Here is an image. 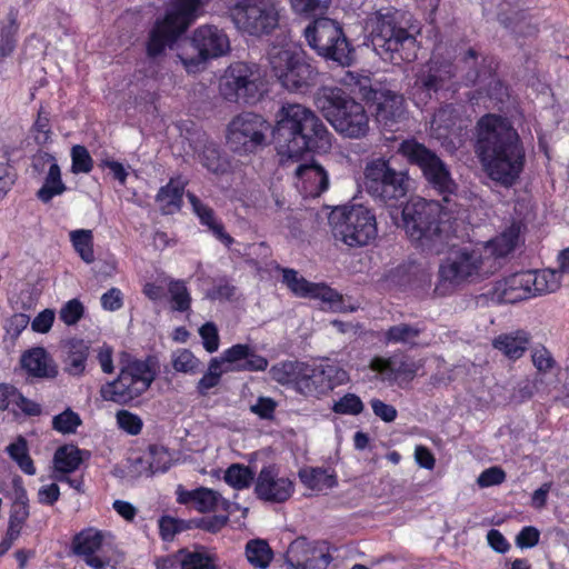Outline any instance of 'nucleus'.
Wrapping results in <instances>:
<instances>
[{
    "label": "nucleus",
    "mask_w": 569,
    "mask_h": 569,
    "mask_svg": "<svg viewBox=\"0 0 569 569\" xmlns=\"http://www.w3.org/2000/svg\"><path fill=\"white\" fill-rule=\"evenodd\" d=\"M305 37L319 56L340 66H349L352 62V49L337 21L329 18L316 19L305 29Z\"/></svg>",
    "instance_id": "obj_10"
},
{
    "label": "nucleus",
    "mask_w": 569,
    "mask_h": 569,
    "mask_svg": "<svg viewBox=\"0 0 569 569\" xmlns=\"http://www.w3.org/2000/svg\"><path fill=\"white\" fill-rule=\"evenodd\" d=\"M331 0H290L292 10L298 14H316L328 9Z\"/></svg>",
    "instance_id": "obj_63"
},
{
    "label": "nucleus",
    "mask_w": 569,
    "mask_h": 569,
    "mask_svg": "<svg viewBox=\"0 0 569 569\" xmlns=\"http://www.w3.org/2000/svg\"><path fill=\"white\" fill-rule=\"evenodd\" d=\"M230 16L239 30L257 37L269 34L279 23L276 0H238Z\"/></svg>",
    "instance_id": "obj_13"
},
{
    "label": "nucleus",
    "mask_w": 569,
    "mask_h": 569,
    "mask_svg": "<svg viewBox=\"0 0 569 569\" xmlns=\"http://www.w3.org/2000/svg\"><path fill=\"white\" fill-rule=\"evenodd\" d=\"M191 44L197 51L196 57L179 56L188 69L211 58L224 56L230 50V41L222 29L212 24L200 26L193 31Z\"/></svg>",
    "instance_id": "obj_16"
},
{
    "label": "nucleus",
    "mask_w": 569,
    "mask_h": 569,
    "mask_svg": "<svg viewBox=\"0 0 569 569\" xmlns=\"http://www.w3.org/2000/svg\"><path fill=\"white\" fill-rule=\"evenodd\" d=\"M191 528V522L177 519L170 516H162L159 519L160 536L166 541H171L177 533Z\"/></svg>",
    "instance_id": "obj_57"
},
{
    "label": "nucleus",
    "mask_w": 569,
    "mask_h": 569,
    "mask_svg": "<svg viewBox=\"0 0 569 569\" xmlns=\"http://www.w3.org/2000/svg\"><path fill=\"white\" fill-rule=\"evenodd\" d=\"M459 213L446 210L443 201L412 199L402 209L403 229L418 247L438 254L448 239V227L442 216L453 218Z\"/></svg>",
    "instance_id": "obj_4"
},
{
    "label": "nucleus",
    "mask_w": 569,
    "mask_h": 569,
    "mask_svg": "<svg viewBox=\"0 0 569 569\" xmlns=\"http://www.w3.org/2000/svg\"><path fill=\"white\" fill-rule=\"evenodd\" d=\"M277 117L273 139L282 157L298 159L306 151L327 152L331 148V133L312 110L287 103Z\"/></svg>",
    "instance_id": "obj_2"
},
{
    "label": "nucleus",
    "mask_w": 569,
    "mask_h": 569,
    "mask_svg": "<svg viewBox=\"0 0 569 569\" xmlns=\"http://www.w3.org/2000/svg\"><path fill=\"white\" fill-rule=\"evenodd\" d=\"M71 171L78 173H89L93 168V160L84 146L76 144L71 148Z\"/></svg>",
    "instance_id": "obj_58"
},
{
    "label": "nucleus",
    "mask_w": 569,
    "mask_h": 569,
    "mask_svg": "<svg viewBox=\"0 0 569 569\" xmlns=\"http://www.w3.org/2000/svg\"><path fill=\"white\" fill-rule=\"evenodd\" d=\"M349 380L348 372L336 363H323L311 370V375L302 380L306 382V395H320L331 391Z\"/></svg>",
    "instance_id": "obj_21"
},
{
    "label": "nucleus",
    "mask_w": 569,
    "mask_h": 569,
    "mask_svg": "<svg viewBox=\"0 0 569 569\" xmlns=\"http://www.w3.org/2000/svg\"><path fill=\"white\" fill-rule=\"evenodd\" d=\"M490 257H483L479 250L461 248L439 267V277L443 282H460L472 276L492 273Z\"/></svg>",
    "instance_id": "obj_15"
},
{
    "label": "nucleus",
    "mask_w": 569,
    "mask_h": 569,
    "mask_svg": "<svg viewBox=\"0 0 569 569\" xmlns=\"http://www.w3.org/2000/svg\"><path fill=\"white\" fill-rule=\"evenodd\" d=\"M558 268L557 269H545L540 272L526 271L513 274L515 281L519 284H538L540 280L548 284L560 283L563 281V276L569 273V248L563 249L558 254Z\"/></svg>",
    "instance_id": "obj_30"
},
{
    "label": "nucleus",
    "mask_w": 569,
    "mask_h": 569,
    "mask_svg": "<svg viewBox=\"0 0 569 569\" xmlns=\"http://www.w3.org/2000/svg\"><path fill=\"white\" fill-rule=\"evenodd\" d=\"M398 152L406 158L410 164L417 166L422 173L440 159L435 151L415 139L402 141L398 148Z\"/></svg>",
    "instance_id": "obj_34"
},
{
    "label": "nucleus",
    "mask_w": 569,
    "mask_h": 569,
    "mask_svg": "<svg viewBox=\"0 0 569 569\" xmlns=\"http://www.w3.org/2000/svg\"><path fill=\"white\" fill-rule=\"evenodd\" d=\"M476 153L487 176L509 188L519 179L526 161L521 139L511 122L486 114L477 122Z\"/></svg>",
    "instance_id": "obj_1"
},
{
    "label": "nucleus",
    "mask_w": 569,
    "mask_h": 569,
    "mask_svg": "<svg viewBox=\"0 0 569 569\" xmlns=\"http://www.w3.org/2000/svg\"><path fill=\"white\" fill-rule=\"evenodd\" d=\"M298 50L289 42L272 43L267 51L270 71L280 82L293 68Z\"/></svg>",
    "instance_id": "obj_31"
},
{
    "label": "nucleus",
    "mask_w": 569,
    "mask_h": 569,
    "mask_svg": "<svg viewBox=\"0 0 569 569\" xmlns=\"http://www.w3.org/2000/svg\"><path fill=\"white\" fill-rule=\"evenodd\" d=\"M307 367L302 362L298 361H284L273 366L270 369L272 379L281 385H288L296 382L299 389L305 392L306 382H302L309 375L306 373Z\"/></svg>",
    "instance_id": "obj_36"
},
{
    "label": "nucleus",
    "mask_w": 569,
    "mask_h": 569,
    "mask_svg": "<svg viewBox=\"0 0 569 569\" xmlns=\"http://www.w3.org/2000/svg\"><path fill=\"white\" fill-rule=\"evenodd\" d=\"M202 143L201 149L198 151V158L201 164L214 174H223L229 170L228 160L221 154L217 143L211 140H199Z\"/></svg>",
    "instance_id": "obj_39"
},
{
    "label": "nucleus",
    "mask_w": 569,
    "mask_h": 569,
    "mask_svg": "<svg viewBox=\"0 0 569 569\" xmlns=\"http://www.w3.org/2000/svg\"><path fill=\"white\" fill-rule=\"evenodd\" d=\"M182 196L183 186L170 180L167 186L160 188L156 201L160 204L164 214H172L181 208Z\"/></svg>",
    "instance_id": "obj_42"
},
{
    "label": "nucleus",
    "mask_w": 569,
    "mask_h": 569,
    "mask_svg": "<svg viewBox=\"0 0 569 569\" xmlns=\"http://www.w3.org/2000/svg\"><path fill=\"white\" fill-rule=\"evenodd\" d=\"M7 452L24 473L30 476L36 473L33 461L29 456L28 442L22 436L7 447Z\"/></svg>",
    "instance_id": "obj_47"
},
{
    "label": "nucleus",
    "mask_w": 569,
    "mask_h": 569,
    "mask_svg": "<svg viewBox=\"0 0 569 569\" xmlns=\"http://www.w3.org/2000/svg\"><path fill=\"white\" fill-rule=\"evenodd\" d=\"M269 123L254 112H241L227 126L226 140L231 152L250 156L267 146Z\"/></svg>",
    "instance_id": "obj_12"
},
{
    "label": "nucleus",
    "mask_w": 569,
    "mask_h": 569,
    "mask_svg": "<svg viewBox=\"0 0 569 569\" xmlns=\"http://www.w3.org/2000/svg\"><path fill=\"white\" fill-rule=\"evenodd\" d=\"M9 23L1 27L0 30V58L10 56L17 43L16 34L19 26L17 22L16 14L10 12L8 16Z\"/></svg>",
    "instance_id": "obj_50"
},
{
    "label": "nucleus",
    "mask_w": 569,
    "mask_h": 569,
    "mask_svg": "<svg viewBox=\"0 0 569 569\" xmlns=\"http://www.w3.org/2000/svg\"><path fill=\"white\" fill-rule=\"evenodd\" d=\"M422 366V360L415 361L410 356L401 352L389 358L375 357L370 362V368L383 375L387 379L412 380Z\"/></svg>",
    "instance_id": "obj_20"
},
{
    "label": "nucleus",
    "mask_w": 569,
    "mask_h": 569,
    "mask_svg": "<svg viewBox=\"0 0 569 569\" xmlns=\"http://www.w3.org/2000/svg\"><path fill=\"white\" fill-rule=\"evenodd\" d=\"M299 478L308 488L321 491L337 485L335 475L322 468H310L299 471Z\"/></svg>",
    "instance_id": "obj_44"
},
{
    "label": "nucleus",
    "mask_w": 569,
    "mask_h": 569,
    "mask_svg": "<svg viewBox=\"0 0 569 569\" xmlns=\"http://www.w3.org/2000/svg\"><path fill=\"white\" fill-rule=\"evenodd\" d=\"M521 233V224L512 222L502 232L485 243L486 257H490L492 268L496 267V260L510 254L518 246Z\"/></svg>",
    "instance_id": "obj_28"
},
{
    "label": "nucleus",
    "mask_w": 569,
    "mask_h": 569,
    "mask_svg": "<svg viewBox=\"0 0 569 569\" xmlns=\"http://www.w3.org/2000/svg\"><path fill=\"white\" fill-rule=\"evenodd\" d=\"M296 176L305 183V189H309L312 197L320 196L329 187V178L326 170L318 163H301L295 170Z\"/></svg>",
    "instance_id": "obj_35"
},
{
    "label": "nucleus",
    "mask_w": 569,
    "mask_h": 569,
    "mask_svg": "<svg viewBox=\"0 0 569 569\" xmlns=\"http://www.w3.org/2000/svg\"><path fill=\"white\" fill-rule=\"evenodd\" d=\"M461 69L465 71L467 84L473 86L481 80L491 77V68L486 64V59L479 62V54L473 49H468L460 60Z\"/></svg>",
    "instance_id": "obj_38"
},
{
    "label": "nucleus",
    "mask_w": 569,
    "mask_h": 569,
    "mask_svg": "<svg viewBox=\"0 0 569 569\" xmlns=\"http://www.w3.org/2000/svg\"><path fill=\"white\" fill-rule=\"evenodd\" d=\"M117 422L120 429L132 436L140 433L142 429V420L137 415L127 410H120L117 412Z\"/></svg>",
    "instance_id": "obj_64"
},
{
    "label": "nucleus",
    "mask_w": 569,
    "mask_h": 569,
    "mask_svg": "<svg viewBox=\"0 0 569 569\" xmlns=\"http://www.w3.org/2000/svg\"><path fill=\"white\" fill-rule=\"evenodd\" d=\"M428 186L436 191L443 201L446 210L461 212L462 206L459 202L458 184L452 179L448 166L439 159L432 167L422 173Z\"/></svg>",
    "instance_id": "obj_17"
},
{
    "label": "nucleus",
    "mask_w": 569,
    "mask_h": 569,
    "mask_svg": "<svg viewBox=\"0 0 569 569\" xmlns=\"http://www.w3.org/2000/svg\"><path fill=\"white\" fill-rule=\"evenodd\" d=\"M385 281L390 284H426L431 281V272L423 263L408 261L389 269Z\"/></svg>",
    "instance_id": "obj_27"
},
{
    "label": "nucleus",
    "mask_w": 569,
    "mask_h": 569,
    "mask_svg": "<svg viewBox=\"0 0 569 569\" xmlns=\"http://www.w3.org/2000/svg\"><path fill=\"white\" fill-rule=\"evenodd\" d=\"M328 220L333 238L349 247L367 246L377 237L376 216L362 204L337 207Z\"/></svg>",
    "instance_id": "obj_8"
},
{
    "label": "nucleus",
    "mask_w": 569,
    "mask_h": 569,
    "mask_svg": "<svg viewBox=\"0 0 569 569\" xmlns=\"http://www.w3.org/2000/svg\"><path fill=\"white\" fill-rule=\"evenodd\" d=\"M172 367L176 371L183 373H196L200 371L201 362L188 349H180L172 353Z\"/></svg>",
    "instance_id": "obj_56"
},
{
    "label": "nucleus",
    "mask_w": 569,
    "mask_h": 569,
    "mask_svg": "<svg viewBox=\"0 0 569 569\" xmlns=\"http://www.w3.org/2000/svg\"><path fill=\"white\" fill-rule=\"evenodd\" d=\"M223 479L232 488L242 490L251 486L254 480V472L248 466L232 463L226 470Z\"/></svg>",
    "instance_id": "obj_49"
},
{
    "label": "nucleus",
    "mask_w": 569,
    "mask_h": 569,
    "mask_svg": "<svg viewBox=\"0 0 569 569\" xmlns=\"http://www.w3.org/2000/svg\"><path fill=\"white\" fill-rule=\"evenodd\" d=\"M293 62V69L279 83L290 92L306 91L315 84L318 71L300 51Z\"/></svg>",
    "instance_id": "obj_25"
},
{
    "label": "nucleus",
    "mask_w": 569,
    "mask_h": 569,
    "mask_svg": "<svg viewBox=\"0 0 569 569\" xmlns=\"http://www.w3.org/2000/svg\"><path fill=\"white\" fill-rule=\"evenodd\" d=\"M246 555L252 566L261 569L267 568L273 558L268 542L261 539L250 540L246 546Z\"/></svg>",
    "instance_id": "obj_46"
},
{
    "label": "nucleus",
    "mask_w": 569,
    "mask_h": 569,
    "mask_svg": "<svg viewBox=\"0 0 569 569\" xmlns=\"http://www.w3.org/2000/svg\"><path fill=\"white\" fill-rule=\"evenodd\" d=\"M84 315V307L79 299L67 301L59 311L60 320L67 326L77 325Z\"/></svg>",
    "instance_id": "obj_62"
},
{
    "label": "nucleus",
    "mask_w": 569,
    "mask_h": 569,
    "mask_svg": "<svg viewBox=\"0 0 569 569\" xmlns=\"http://www.w3.org/2000/svg\"><path fill=\"white\" fill-rule=\"evenodd\" d=\"M170 456L168 451L160 446L151 445L148 448V452L140 458L134 460V466H141L147 476H153L157 472H164L169 469ZM139 473L142 470L137 469Z\"/></svg>",
    "instance_id": "obj_37"
},
{
    "label": "nucleus",
    "mask_w": 569,
    "mask_h": 569,
    "mask_svg": "<svg viewBox=\"0 0 569 569\" xmlns=\"http://www.w3.org/2000/svg\"><path fill=\"white\" fill-rule=\"evenodd\" d=\"M102 533L93 528H87L73 537V553L80 557H87L96 553L102 546Z\"/></svg>",
    "instance_id": "obj_41"
},
{
    "label": "nucleus",
    "mask_w": 569,
    "mask_h": 569,
    "mask_svg": "<svg viewBox=\"0 0 569 569\" xmlns=\"http://www.w3.org/2000/svg\"><path fill=\"white\" fill-rule=\"evenodd\" d=\"M67 187L61 178V170L57 162H52L44 178L42 187L37 191V198L48 203L53 197L62 194Z\"/></svg>",
    "instance_id": "obj_40"
},
{
    "label": "nucleus",
    "mask_w": 569,
    "mask_h": 569,
    "mask_svg": "<svg viewBox=\"0 0 569 569\" xmlns=\"http://www.w3.org/2000/svg\"><path fill=\"white\" fill-rule=\"evenodd\" d=\"M295 491L293 482L286 477H279L271 466L263 467L254 482L256 496L266 502L282 503L287 501Z\"/></svg>",
    "instance_id": "obj_18"
},
{
    "label": "nucleus",
    "mask_w": 569,
    "mask_h": 569,
    "mask_svg": "<svg viewBox=\"0 0 569 569\" xmlns=\"http://www.w3.org/2000/svg\"><path fill=\"white\" fill-rule=\"evenodd\" d=\"M457 109L452 104H446L439 108L431 120V130L437 138L447 137L456 128L458 121Z\"/></svg>",
    "instance_id": "obj_43"
},
{
    "label": "nucleus",
    "mask_w": 569,
    "mask_h": 569,
    "mask_svg": "<svg viewBox=\"0 0 569 569\" xmlns=\"http://www.w3.org/2000/svg\"><path fill=\"white\" fill-rule=\"evenodd\" d=\"M20 362L21 367L36 378L53 379L58 375L54 360L42 347H36L23 352Z\"/></svg>",
    "instance_id": "obj_26"
},
{
    "label": "nucleus",
    "mask_w": 569,
    "mask_h": 569,
    "mask_svg": "<svg viewBox=\"0 0 569 569\" xmlns=\"http://www.w3.org/2000/svg\"><path fill=\"white\" fill-rule=\"evenodd\" d=\"M61 362L64 372L72 377L83 376L90 353V342L79 338L61 341Z\"/></svg>",
    "instance_id": "obj_23"
},
{
    "label": "nucleus",
    "mask_w": 569,
    "mask_h": 569,
    "mask_svg": "<svg viewBox=\"0 0 569 569\" xmlns=\"http://www.w3.org/2000/svg\"><path fill=\"white\" fill-rule=\"evenodd\" d=\"M295 297L318 300L321 307L333 311H355L359 303L350 297H343L332 287H288Z\"/></svg>",
    "instance_id": "obj_22"
},
{
    "label": "nucleus",
    "mask_w": 569,
    "mask_h": 569,
    "mask_svg": "<svg viewBox=\"0 0 569 569\" xmlns=\"http://www.w3.org/2000/svg\"><path fill=\"white\" fill-rule=\"evenodd\" d=\"M70 239L76 251L86 262L93 260L92 231L80 229L70 232Z\"/></svg>",
    "instance_id": "obj_55"
},
{
    "label": "nucleus",
    "mask_w": 569,
    "mask_h": 569,
    "mask_svg": "<svg viewBox=\"0 0 569 569\" xmlns=\"http://www.w3.org/2000/svg\"><path fill=\"white\" fill-rule=\"evenodd\" d=\"M343 83L351 88L366 102L376 104L375 119L388 131H397L398 124L406 119L405 98L396 91L368 76L347 72Z\"/></svg>",
    "instance_id": "obj_6"
},
{
    "label": "nucleus",
    "mask_w": 569,
    "mask_h": 569,
    "mask_svg": "<svg viewBox=\"0 0 569 569\" xmlns=\"http://www.w3.org/2000/svg\"><path fill=\"white\" fill-rule=\"evenodd\" d=\"M455 74L456 69L451 62L430 60L418 72L415 87L431 97L443 89Z\"/></svg>",
    "instance_id": "obj_19"
},
{
    "label": "nucleus",
    "mask_w": 569,
    "mask_h": 569,
    "mask_svg": "<svg viewBox=\"0 0 569 569\" xmlns=\"http://www.w3.org/2000/svg\"><path fill=\"white\" fill-rule=\"evenodd\" d=\"M368 29L372 49L382 60L399 64L417 59L419 28L406 13L396 9L378 11L369 19Z\"/></svg>",
    "instance_id": "obj_3"
},
{
    "label": "nucleus",
    "mask_w": 569,
    "mask_h": 569,
    "mask_svg": "<svg viewBox=\"0 0 569 569\" xmlns=\"http://www.w3.org/2000/svg\"><path fill=\"white\" fill-rule=\"evenodd\" d=\"M363 410L361 399L355 393H347L332 406V411L338 415L357 416Z\"/></svg>",
    "instance_id": "obj_61"
},
{
    "label": "nucleus",
    "mask_w": 569,
    "mask_h": 569,
    "mask_svg": "<svg viewBox=\"0 0 569 569\" xmlns=\"http://www.w3.org/2000/svg\"><path fill=\"white\" fill-rule=\"evenodd\" d=\"M306 569H326L332 558L326 543L310 545V553L307 556Z\"/></svg>",
    "instance_id": "obj_59"
},
{
    "label": "nucleus",
    "mask_w": 569,
    "mask_h": 569,
    "mask_svg": "<svg viewBox=\"0 0 569 569\" xmlns=\"http://www.w3.org/2000/svg\"><path fill=\"white\" fill-rule=\"evenodd\" d=\"M80 425L81 419L79 415L71 409L64 410L52 419L53 429L61 433H74Z\"/></svg>",
    "instance_id": "obj_60"
},
{
    "label": "nucleus",
    "mask_w": 569,
    "mask_h": 569,
    "mask_svg": "<svg viewBox=\"0 0 569 569\" xmlns=\"http://www.w3.org/2000/svg\"><path fill=\"white\" fill-rule=\"evenodd\" d=\"M421 330L409 323H399L390 327L385 332L387 343H409L419 337Z\"/></svg>",
    "instance_id": "obj_53"
},
{
    "label": "nucleus",
    "mask_w": 569,
    "mask_h": 569,
    "mask_svg": "<svg viewBox=\"0 0 569 569\" xmlns=\"http://www.w3.org/2000/svg\"><path fill=\"white\" fill-rule=\"evenodd\" d=\"M164 302L172 311L184 312L190 309L191 297L187 287H167Z\"/></svg>",
    "instance_id": "obj_54"
},
{
    "label": "nucleus",
    "mask_w": 569,
    "mask_h": 569,
    "mask_svg": "<svg viewBox=\"0 0 569 569\" xmlns=\"http://www.w3.org/2000/svg\"><path fill=\"white\" fill-rule=\"evenodd\" d=\"M178 556H181V569H216L212 558L207 553L181 549Z\"/></svg>",
    "instance_id": "obj_52"
},
{
    "label": "nucleus",
    "mask_w": 569,
    "mask_h": 569,
    "mask_svg": "<svg viewBox=\"0 0 569 569\" xmlns=\"http://www.w3.org/2000/svg\"><path fill=\"white\" fill-rule=\"evenodd\" d=\"M310 545L306 538L300 537L293 540L286 552V563L291 569H306L307 556L310 553Z\"/></svg>",
    "instance_id": "obj_48"
},
{
    "label": "nucleus",
    "mask_w": 569,
    "mask_h": 569,
    "mask_svg": "<svg viewBox=\"0 0 569 569\" xmlns=\"http://www.w3.org/2000/svg\"><path fill=\"white\" fill-rule=\"evenodd\" d=\"M153 376L143 362H133L121 369L118 378L100 388V396L106 401L127 405L147 391Z\"/></svg>",
    "instance_id": "obj_14"
},
{
    "label": "nucleus",
    "mask_w": 569,
    "mask_h": 569,
    "mask_svg": "<svg viewBox=\"0 0 569 569\" xmlns=\"http://www.w3.org/2000/svg\"><path fill=\"white\" fill-rule=\"evenodd\" d=\"M209 0H174L163 20H158L150 31L147 53L151 58L160 56L196 20L199 8Z\"/></svg>",
    "instance_id": "obj_9"
},
{
    "label": "nucleus",
    "mask_w": 569,
    "mask_h": 569,
    "mask_svg": "<svg viewBox=\"0 0 569 569\" xmlns=\"http://www.w3.org/2000/svg\"><path fill=\"white\" fill-rule=\"evenodd\" d=\"M530 335L525 330L501 333L492 339V347L509 360L521 358L530 345Z\"/></svg>",
    "instance_id": "obj_33"
},
{
    "label": "nucleus",
    "mask_w": 569,
    "mask_h": 569,
    "mask_svg": "<svg viewBox=\"0 0 569 569\" xmlns=\"http://www.w3.org/2000/svg\"><path fill=\"white\" fill-rule=\"evenodd\" d=\"M81 461V451L74 446L60 447L53 456L54 468L62 473L77 470Z\"/></svg>",
    "instance_id": "obj_45"
},
{
    "label": "nucleus",
    "mask_w": 569,
    "mask_h": 569,
    "mask_svg": "<svg viewBox=\"0 0 569 569\" xmlns=\"http://www.w3.org/2000/svg\"><path fill=\"white\" fill-rule=\"evenodd\" d=\"M12 488L13 501L10 509L8 536L18 538L29 517V498L20 477L12 480Z\"/></svg>",
    "instance_id": "obj_29"
},
{
    "label": "nucleus",
    "mask_w": 569,
    "mask_h": 569,
    "mask_svg": "<svg viewBox=\"0 0 569 569\" xmlns=\"http://www.w3.org/2000/svg\"><path fill=\"white\" fill-rule=\"evenodd\" d=\"M549 287H495L492 290L483 295L493 303H517L532 297L552 293Z\"/></svg>",
    "instance_id": "obj_32"
},
{
    "label": "nucleus",
    "mask_w": 569,
    "mask_h": 569,
    "mask_svg": "<svg viewBox=\"0 0 569 569\" xmlns=\"http://www.w3.org/2000/svg\"><path fill=\"white\" fill-rule=\"evenodd\" d=\"M220 93L224 100L230 102L257 103L263 93L260 68L254 63H232L220 83Z\"/></svg>",
    "instance_id": "obj_11"
},
{
    "label": "nucleus",
    "mask_w": 569,
    "mask_h": 569,
    "mask_svg": "<svg viewBox=\"0 0 569 569\" xmlns=\"http://www.w3.org/2000/svg\"><path fill=\"white\" fill-rule=\"evenodd\" d=\"M227 506V501L221 495L212 489L204 487L196 489V508L200 512H209L219 508V506Z\"/></svg>",
    "instance_id": "obj_51"
},
{
    "label": "nucleus",
    "mask_w": 569,
    "mask_h": 569,
    "mask_svg": "<svg viewBox=\"0 0 569 569\" xmlns=\"http://www.w3.org/2000/svg\"><path fill=\"white\" fill-rule=\"evenodd\" d=\"M365 187L376 201L397 207L407 197L410 178L407 170L396 169L391 159L377 158L365 168Z\"/></svg>",
    "instance_id": "obj_7"
},
{
    "label": "nucleus",
    "mask_w": 569,
    "mask_h": 569,
    "mask_svg": "<svg viewBox=\"0 0 569 569\" xmlns=\"http://www.w3.org/2000/svg\"><path fill=\"white\" fill-rule=\"evenodd\" d=\"M316 107L337 132L360 139L368 134L369 116L365 107L338 87H322L315 96Z\"/></svg>",
    "instance_id": "obj_5"
},
{
    "label": "nucleus",
    "mask_w": 569,
    "mask_h": 569,
    "mask_svg": "<svg viewBox=\"0 0 569 569\" xmlns=\"http://www.w3.org/2000/svg\"><path fill=\"white\" fill-rule=\"evenodd\" d=\"M222 360L233 371H263L268 360L257 355L248 345H234L222 353Z\"/></svg>",
    "instance_id": "obj_24"
}]
</instances>
